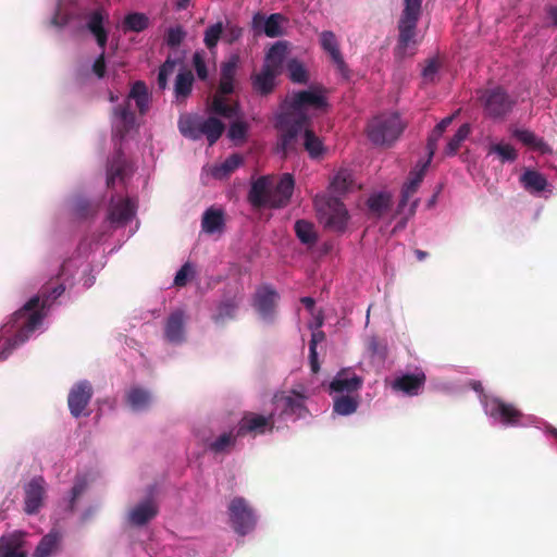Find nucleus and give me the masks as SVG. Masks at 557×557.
Instances as JSON below:
<instances>
[{
    "label": "nucleus",
    "instance_id": "46",
    "mask_svg": "<svg viewBox=\"0 0 557 557\" xmlns=\"http://www.w3.org/2000/svg\"><path fill=\"white\" fill-rule=\"evenodd\" d=\"M243 163V158L238 153L227 157L224 162L215 166L212 174L215 178H223L233 173Z\"/></svg>",
    "mask_w": 557,
    "mask_h": 557
},
{
    "label": "nucleus",
    "instance_id": "33",
    "mask_svg": "<svg viewBox=\"0 0 557 557\" xmlns=\"http://www.w3.org/2000/svg\"><path fill=\"white\" fill-rule=\"evenodd\" d=\"M277 403L282 406V411L285 414L301 417L306 410L305 397L299 393L293 392L290 395H284L277 398Z\"/></svg>",
    "mask_w": 557,
    "mask_h": 557
},
{
    "label": "nucleus",
    "instance_id": "13",
    "mask_svg": "<svg viewBox=\"0 0 557 557\" xmlns=\"http://www.w3.org/2000/svg\"><path fill=\"white\" fill-rule=\"evenodd\" d=\"M487 412L492 419L505 426H519L523 413L515 405L500 398H493L487 404Z\"/></svg>",
    "mask_w": 557,
    "mask_h": 557
},
{
    "label": "nucleus",
    "instance_id": "28",
    "mask_svg": "<svg viewBox=\"0 0 557 557\" xmlns=\"http://www.w3.org/2000/svg\"><path fill=\"white\" fill-rule=\"evenodd\" d=\"M103 14L102 10H95L90 15L87 22L88 30L94 35L98 46L104 52L107 41H108V32L103 27Z\"/></svg>",
    "mask_w": 557,
    "mask_h": 557
},
{
    "label": "nucleus",
    "instance_id": "2",
    "mask_svg": "<svg viewBox=\"0 0 557 557\" xmlns=\"http://www.w3.org/2000/svg\"><path fill=\"white\" fill-rule=\"evenodd\" d=\"M311 120L308 114L297 112H282L276 119L275 127L278 131L277 150L286 158L297 153L300 146L311 159L320 158L325 148L319 136L310 128Z\"/></svg>",
    "mask_w": 557,
    "mask_h": 557
},
{
    "label": "nucleus",
    "instance_id": "31",
    "mask_svg": "<svg viewBox=\"0 0 557 557\" xmlns=\"http://www.w3.org/2000/svg\"><path fill=\"white\" fill-rule=\"evenodd\" d=\"M287 53V42L286 41H276L271 46L268 50L264 59V66H269L270 69L282 73L283 63Z\"/></svg>",
    "mask_w": 557,
    "mask_h": 557
},
{
    "label": "nucleus",
    "instance_id": "52",
    "mask_svg": "<svg viewBox=\"0 0 557 557\" xmlns=\"http://www.w3.org/2000/svg\"><path fill=\"white\" fill-rule=\"evenodd\" d=\"M470 125L468 123L462 124L447 143L445 153L447 156L456 154L461 146V143L470 135Z\"/></svg>",
    "mask_w": 557,
    "mask_h": 557
},
{
    "label": "nucleus",
    "instance_id": "23",
    "mask_svg": "<svg viewBox=\"0 0 557 557\" xmlns=\"http://www.w3.org/2000/svg\"><path fill=\"white\" fill-rule=\"evenodd\" d=\"M424 373L405 374L396 377L393 382V389L403 392L409 396H416L425 384Z\"/></svg>",
    "mask_w": 557,
    "mask_h": 557
},
{
    "label": "nucleus",
    "instance_id": "44",
    "mask_svg": "<svg viewBox=\"0 0 557 557\" xmlns=\"http://www.w3.org/2000/svg\"><path fill=\"white\" fill-rule=\"evenodd\" d=\"M149 26V18L144 13H129L123 20V30L140 33Z\"/></svg>",
    "mask_w": 557,
    "mask_h": 557
},
{
    "label": "nucleus",
    "instance_id": "58",
    "mask_svg": "<svg viewBox=\"0 0 557 557\" xmlns=\"http://www.w3.org/2000/svg\"><path fill=\"white\" fill-rule=\"evenodd\" d=\"M193 64L196 70L197 76L201 81H206L208 78V69L205 59L200 52H195V54L193 55Z\"/></svg>",
    "mask_w": 557,
    "mask_h": 557
},
{
    "label": "nucleus",
    "instance_id": "1",
    "mask_svg": "<svg viewBox=\"0 0 557 557\" xmlns=\"http://www.w3.org/2000/svg\"><path fill=\"white\" fill-rule=\"evenodd\" d=\"M65 290L63 284L51 283L41 288L39 296L32 297L20 310L15 311L11 320V329L16 330L12 338H8L0 351V360H4L20 345L25 343L30 334L41 324L44 314L41 310L49 308Z\"/></svg>",
    "mask_w": 557,
    "mask_h": 557
},
{
    "label": "nucleus",
    "instance_id": "21",
    "mask_svg": "<svg viewBox=\"0 0 557 557\" xmlns=\"http://www.w3.org/2000/svg\"><path fill=\"white\" fill-rule=\"evenodd\" d=\"M278 294L270 286L259 288L255 296V307L263 319H272Z\"/></svg>",
    "mask_w": 557,
    "mask_h": 557
},
{
    "label": "nucleus",
    "instance_id": "29",
    "mask_svg": "<svg viewBox=\"0 0 557 557\" xmlns=\"http://www.w3.org/2000/svg\"><path fill=\"white\" fill-rule=\"evenodd\" d=\"M135 215V206L131 199L121 200L111 206L109 220L112 223L126 224Z\"/></svg>",
    "mask_w": 557,
    "mask_h": 557
},
{
    "label": "nucleus",
    "instance_id": "57",
    "mask_svg": "<svg viewBox=\"0 0 557 557\" xmlns=\"http://www.w3.org/2000/svg\"><path fill=\"white\" fill-rule=\"evenodd\" d=\"M243 36V28L237 25L228 24L225 28L223 27L222 39L226 44H234Z\"/></svg>",
    "mask_w": 557,
    "mask_h": 557
},
{
    "label": "nucleus",
    "instance_id": "62",
    "mask_svg": "<svg viewBox=\"0 0 557 557\" xmlns=\"http://www.w3.org/2000/svg\"><path fill=\"white\" fill-rule=\"evenodd\" d=\"M367 347L372 355H383L385 351V347L381 345L379 338L375 336L369 338Z\"/></svg>",
    "mask_w": 557,
    "mask_h": 557
},
{
    "label": "nucleus",
    "instance_id": "4",
    "mask_svg": "<svg viewBox=\"0 0 557 557\" xmlns=\"http://www.w3.org/2000/svg\"><path fill=\"white\" fill-rule=\"evenodd\" d=\"M405 8L398 21V39L394 49L399 61L416 53L417 25L421 15L422 0H404Z\"/></svg>",
    "mask_w": 557,
    "mask_h": 557
},
{
    "label": "nucleus",
    "instance_id": "61",
    "mask_svg": "<svg viewBox=\"0 0 557 557\" xmlns=\"http://www.w3.org/2000/svg\"><path fill=\"white\" fill-rule=\"evenodd\" d=\"M92 72L97 75V77L102 78L106 74V59L104 52L101 51L99 57L95 60L92 64Z\"/></svg>",
    "mask_w": 557,
    "mask_h": 557
},
{
    "label": "nucleus",
    "instance_id": "24",
    "mask_svg": "<svg viewBox=\"0 0 557 557\" xmlns=\"http://www.w3.org/2000/svg\"><path fill=\"white\" fill-rule=\"evenodd\" d=\"M280 74L269 66L262 65L260 73L251 76L253 89L262 96L271 94L275 87V78Z\"/></svg>",
    "mask_w": 557,
    "mask_h": 557
},
{
    "label": "nucleus",
    "instance_id": "49",
    "mask_svg": "<svg viewBox=\"0 0 557 557\" xmlns=\"http://www.w3.org/2000/svg\"><path fill=\"white\" fill-rule=\"evenodd\" d=\"M237 308L238 302L235 298H228L221 301L218 306V312L213 317L214 322L224 323L226 320L233 319Z\"/></svg>",
    "mask_w": 557,
    "mask_h": 557
},
{
    "label": "nucleus",
    "instance_id": "19",
    "mask_svg": "<svg viewBox=\"0 0 557 557\" xmlns=\"http://www.w3.org/2000/svg\"><path fill=\"white\" fill-rule=\"evenodd\" d=\"M287 22V18L281 13H273L264 17L261 13H256L252 17V28L255 30H263L267 37L276 38L283 36L282 24Z\"/></svg>",
    "mask_w": 557,
    "mask_h": 557
},
{
    "label": "nucleus",
    "instance_id": "27",
    "mask_svg": "<svg viewBox=\"0 0 557 557\" xmlns=\"http://www.w3.org/2000/svg\"><path fill=\"white\" fill-rule=\"evenodd\" d=\"M225 129V125L215 116H209L207 119L201 117L199 139L201 136H206L210 146L214 145L222 136Z\"/></svg>",
    "mask_w": 557,
    "mask_h": 557
},
{
    "label": "nucleus",
    "instance_id": "54",
    "mask_svg": "<svg viewBox=\"0 0 557 557\" xmlns=\"http://www.w3.org/2000/svg\"><path fill=\"white\" fill-rule=\"evenodd\" d=\"M440 67L441 63L437 59H429L421 72L423 82L425 84L435 83Z\"/></svg>",
    "mask_w": 557,
    "mask_h": 557
},
{
    "label": "nucleus",
    "instance_id": "25",
    "mask_svg": "<svg viewBox=\"0 0 557 557\" xmlns=\"http://www.w3.org/2000/svg\"><path fill=\"white\" fill-rule=\"evenodd\" d=\"M125 401L133 411H144L150 407L151 393L140 386L131 387L125 394Z\"/></svg>",
    "mask_w": 557,
    "mask_h": 557
},
{
    "label": "nucleus",
    "instance_id": "12",
    "mask_svg": "<svg viewBox=\"0 0 557 557\" xmlns=\"http://www.w3.org/2000/svg\"><path fill=\"white\" fill-rule=\"evenodd\" d=\"M319 41L322 50L329 54L332 64L335 66L341 77L345 81H350L351 71L341 52L336 35L332 30H323L320 33Z\"/></svg>",
    "mask_w": 557,
    "mask_h": 557
},
{
    "label": "nucleus",
    "instance_id": "34",
    "mask_svg": "<svg viewBox=\"0 0 557 557\" xmlns=\"http://www.w3.org/2000/svg\"><path fill=\"white\" fill-rule=\"evenodd\" d=\"M194 75L191 71H181L175 78L174 95L178 102L185 101L191 94Z\"/></svg>",
    "mask_w": 557,
    "mask_h": 557
},
{
    "label": "nucleus",
    "instance_id": "45",
    "mask_svg": "<svg viewBox=\"0 0 557 557\" xmlns=\"http://www.w3.org/2000/svg\"><path fill=\"white\" fill-rule=\"evenodd\" d=\"M126 172V162L120 157L111 160L107 169V185L114 187L116 180L123 181Z\"/></svg>",
    "mask_w": 557,
    "mask_h": 557
},
{
    "label": "nucleus",
    "instance_id": "15",
    "mask_svg": "<svg viewBox=\"0 0 557 557\" xmlns=\"http://www.w3.org/2000/svg\"><path fill=\"white\" fill-rule=\"evenodd\" d=\"M363 385V379L356 374L351 368L341 369L331 381L329 389L331 393L354 394L358 393Z\"/></svg>",
    "mask_w": 557,
    "mask_h": 557
},
{
    "label": "nucleus",
    "instance_id": "38",
    "mask_svg": "<svg viewBox=\"0 0 557 557\" xmlns=\"http://www.w3.org/2000/svg\"><path fill=\"white\" fill-rule=\"evenodd\" d=\"M359 396L352 394L341 395L334 398L333 410L341 416H349L357 411Z\"/></svg>",
    "mask_w": 557,
    "mask_h": 557
},
{
    "label": "nucleus",
    "instance_id": "48",
    "mask_svg": "<svg viewBox=\"0 0 557 557\" xmlns=\"http://www.w3.org/2000/svg\"><path fill=\"white\" fill-rule=\"evenodd\" d=\"M488 154H496L502 163L515 162L518 158L516 149L504 143L492 144L488 147Z\"/></svg>",
    "mask_w": 557,
    "mask_h": 557
},
{
    "label": "nucleus",
    "instance_id": "5",
    "mask_svg": "<svg viewBox=\"0 0 557 557\" xmlns=\"http://www.w3.org/2000/svg\"><path fill=\"white\" fill-rule=\"evenodd\" d=\"M285 103V112L307 114L305 110H314L324 113L329 109L327 89L321 84H314L308 89L293 92Z\"/></svg>",
    "mask_w": 557,
    "mask_h": 557
},
{
    "label": "nucleus",
    "instance_id": "41",
    "mask_svg": "<svg viewBox=\"0 0 557 557\" xmlns=\"http://www.w3.org/2000/svg\"><path fill=\"white\" fill-rule=\"evenodd\" d=\"M295 233L298 239L305 244L312 246L318 242V235L314 225L307 220H297L295 222Z\"/></svg>",
    "mask_w": 557,
    "mask_h": 557
},
{
    "label": "nucleus",
    "instance_id": "59",
    "mask_svg": "<svg viewBox=\"0 0 557 557\" xmlns=\"http://www.w3.org/2000/svg\"><path fill=\"white\" fill-rule=\"evenodd\" d=\"M193 273L191 265L187 262L182 265L174 277V285L183 287L187 284L188 276Z\"/></svg>",
    "mask_w": 557,
    "mask_h": 557
},
{
    "label": "nucleus",
    "instance_id": "51",
    "mask_svg": "<svg viewBox=\"0 0 557 557\" xmlns=\"http://www.w3.org/2000/svg\"><path fill=\"white\" fill-rule=\"evenodd\" d=\"M289 79L296 84H307L309 82V73L305 65L297 59H292L287 63Z\"/></svg>",
    "mask_w": 557,
    "mask_h": 557
},
{
    "label": "nucleus",
    "instance_id": "32",
    "mask_svg": "<svg viewBox=\"0 0 557 557\" xmlns=\"http://www.w3.org/2000/svg\"><path fill=\"white\" fill-rule=\"evenodd\" d=\"M158 513V507L152 500H146L137 505L129 512V520L135 525H144Z\"/></svg>",
    "mask_w": 557,
    "mask_h": 557
},
{
    "label": "nucleus",
    "instance_id": "42",
    "mask_svg": "<svg viewBox=\"0 0 557 557\" xmlns=\"http://www.w3.org/2000/svg\"><path fill=\"white\" fill-rule=\"evenodd\" d=\"M352 173L347 169L339 170L331 182V189L336 194H345L352 189Z\"/></svg>",
    "mask_w": 557,
    "mask_h": 557
},
{
    "label": "nucleus",
    "instance_id": "40",
    "mask_svg": "<svg viewBox=\"0 0 557 557\" xmlns=\"http://www.w3.org/2000/svg\"><path fill=\"white\" fill-rule=\"evenodd\" d=\"M60 541L61 534L54 530L50 531L40 540L34 557H49L58 548Z\"/></svg>",
    "mask_w": 557,
    "mask_h": 557
},
{
    "label": "nucleus",
    "instance_id": "35",
    "mask_svg": "<svg viewBox=\"0 0 557 557\" xmlns=\"http://www.w3.org/2000/svg\"><path fill=\"white\" fill-rule=\"evenodd\" d=\"M224 226V213L220 209L209 208L201 220L202 231L208 234L221 232Z\"/></svg>",
    "mask_w": 557,
    "mask_h": 557
},
{
    "label": "nucleus",
    "instance_id": "11",
    "mask_svg": "<svg viewBox=\"0 0 557 557\" xmlns=\"http://www.w3.org/2000/svg\"><path fill=\"white\" fill-rule=\"evenodd\" d=\"M273 428L274 419L272 413L264 416L251 411H245L238 422L236 435L239 437H245L247 435L256 437L267 432H272Z\"/></svg>",
    "mask_w": 557,
    "mask_h": 557
},
{
    "label": "nucleus",
    "instance_id": "55",
    "mask_svg": "<svg viewBox=\"0 0 557 557\" xmlns=\"http://www.w3.org/2000/svg\"><path fill=\"white\" fill-rule=\"evenodd\" d=\"M248 132V124L244 121H234L228 128L227 136L230 139L236 140H245Z\"/></svg>",
    "mask_w": 557,
    "mask_h": 557
},
{
    "label": "nucleus",
    "instance_id": "53",
    "mask_svg": "<svg viewBox=\"0 0 557 557\" xmlns=\"http://www.w3.org/2000/svg\"><path fill=\"white\" fill-rule=\"evenodd\" d=\"M222 36H223V24H222V22H218L215 24L210 25L205 30L203 42L210 51H213L216 48L218 42L222 38Z\"/></svg>",
    "mask_w": 557,
    "mask_h": 557
},
{
    "label": "nucleus",
    "instance_id": "14",
    "mask_svg": "<svg viewBox=\"0 0 557 557\" xmlns=\"http://www.w3.org/2000/svg\"><path fill=\"white\" fill-rule=\"evenodd\" d=\"M92 394V386L90 382L86 380L79 381L73 385L67 396V405L74 418H78L82 414L88 416V413L84 411L90 403Z\"/></svg>",
    "mask_w": 557,
    "mask_h": 557
},
{
    "label": "nucleus",
    "instance_id": "63",
    "mask_svg": "<svg viewBox=\"0 0 557 557\" xmlns=\"http://www.w3.org/2000/svg\"><path fill=\"white\" fill-rule=\"evenodd\" d=\"M325 339V334L323 331H315L311 335V339L309 342V350H317V346L319 343H322Z\"/></svg>",
    "mask_w": 557,
    "mask_h": 557
},
{
    "label": "nucleus",
    "instance_id": "36",
    "mask_svg": "<svg viewBox=\"0 0 557 557\" xmlns=\"http://www.w3.org/2000/svg\"><path fill=\"white\" fill-rule=\"evenodd\" d=\"M225 95L216 92L211 101L210 111L226 119L239 117V107L237 103H226L224 99Z\"/></svg>",
    "mask_w": 557,
    "mask_h": 557
},
{
    "label": "nucleus",
    "instance_id": "37",
    "mask_svg": "<svg viewBox=\"0 0 557 557\" xmlns=\"http://www.w3.org/2000/svg\"><path fill=\"white\" fill-rule=\"evenodd\" d=\"M513 136L532 150L539 151L541 153L550 151L548 145L529 129H516L513 132Z\"/></svg>",
    "mask_w": 557,
    "mask_h": 557
},
{
    "label": "nucleus",
    "instance_id": "16",
    "mask_svg": "<svg viewBox=\"0 0 557 557\" xmlns=\"http://www.w3.org/2000/svg\"><path fill=\"white\" fill-rule=\"evenodd\" d=\"M187 315L184 310L176 309L170 313L164 324V338L171 344H182L185 341Z\"/></svg>",
    "mask_w": 557,
    "mask_h": 557
},
{
    "label": "nucleus",
    "instance_id": "7",
    "mask_svg": "<svg viewBox=\"0 0 557 557\" xmlns=\"http://www.w3.org/2000/svg\"><path fill=\"white\" fill-rule=\"evenodd\" d=\"M314 207L321 223L333 232L342 233L346 230L349 213L345 205L336 197L317 196Z\"/></svg>",
    "mask_w": 557,
    "mask_h": 557
},
{
    "label": "nucleus",
    "instance_id": "47",
    "mask_svg": "<svg viewBox=\"0 0 557 557\" xmlns=\"http://www.w3.org/2000/svg\"><path fill=\"white\" fill-rule=\"evenodd\" d=\"M521 182L527 189L543 191L547 186V180L537 171L528 170L521 176Z\"/></svg>",
    "mask_w": 557,
    "mask_h": 557
},
{
    "label": "nucleus",
    "instance_id": "60",
    "mask_svg": "<svg viewBox=\"0 0 557 557\" xmlns=\"http://www.w3.org/2000/svg\"><path fill=\"white\" fill-rule=\"evenodd\" d=\"M87 484L84 480L76 481L72 487V497L70 500V509L73 510L76 499L85 492Z\"/></svg>",
    "mask_w": 557,
    "mask_h": 557
},
{
    "label": "nucleus",
    "instance_id": "18",
    "mask_svg": "<svg viewBox=\"0 0 557 557\" xmlns=\"http://www.w3.org/2000/svg\"><path fill=\"white\" fill-rule=\"evenodd\" d=\"M431 160L428 159L425 161H421L417 164V166L410 171L407 182L404 184L401 189V197L398 203V211L401 212L404 208L407 206L409 199L412 195L418 190L423 177L425 175L426 169L429 168Z\"/></svg>",
    "mask_w": 557,
    "mask_h": 557
},
{
    "label": "nucleus",
    "instance_id": "8",
    "mask_svg": "<svg viewBox=\"0 0 557 557\" xmlns=\"http://www.w3.org/2000/svg\"><path fill=\"white\" fill-rule=\"evenodd\" d=\"M404 129L405 124L399 114L391 113L372 119L368 124L367 133L374 145L389 146L398 139Z\"/></svg>",
    "mask_w": 557,
    "mask_h": 557
},
{
    "label": "nucleus",
    "instance_id": "22",
    "mask_svg": "<svg viewBox=\"0 0 557 557\" xmlns=\"http://www.w3.org/2000/svg\"><path fill=\"white\" fill-rule=\"evenodd\" d=\"M239 64V55L233 54L221 64V77L218 91L221 95H231L235 89V76Z\"/></svg>",
    "mask_w": 557,
    "mask_h": 557
},
{
    "label": "nucleus",
    "instance_id": "30",
    "mask_svg": "<svg viewBox=\"0 0 557 557\" xmlns=\"http://www.w3.org/2000/svg\"><path fill=\"white\" fill-rule=\"evenodd\" d=\"M392 206V197L388 193H375L367 200L369 213L374 219L382 218Z\"/></svg>",
    "mask_w": 557,
    "mask_h": 557
},
{
    "label": "nucleus",
    "instance_id": "20",
    "mask_svg": "<svg viewBox=\"0 0 557 557\" xmlns=\"http://www.w3.org/2000/svg\"><path fill=\"white\" fill-rule=\"evenodd\" d=\"M45 480L36 476L25 486V511L28 515L38 512L45 497Z\"/></svg>",
    "mask_w": 557,
    "mask_h": 557
},
{
    "label": "nucleus",
    "instance_id": "10",
    "mask_svg": "<svg viewBox=\"0 0 557 557\" xmlns=\"http://www.w3.org/2000/svg\"><path fill=\"white\" fill-rule=\"evenodd\" d=\"M228 515L232 528L240 536L250 533L257 524L255 510L244 497L238 496L231 500Z\"/></svg>",
    "mask_w": 557,
    "mask_h": 557
},
{
    "label": "nucleus",
    "instance_id": "17",
    "mask_svg": "<svg viewBox=\"0 0 557 557\" xmlns=\"http://www.w3.org/2000/svg\"><path fill=\"white\" fill-rule=\"evenodd\" d=\"M81 18V8L77 0H57L54 13L51 17V25L63 28L71 22Z\"/></svg>",
    "mask_w": 557,
    "mask_h": 557
},
{
    "label": "nucleus",
    "instance_id": "39",
    "mask_svg": "<svg viewBox=\"0 0 557 557\" xmlns=\"http://www.w3.org/2000/svg\"><path fill=\"white\" fill-rule=\"evenodd\" d=\"M201 117L197 115H183L178 120V129L184 137L193 140L199 139Z\"/></svg>",
    "mask_w": 557,
    "mask_h": 557
},
{
    "label": "nucleus",
    "instance_id": "6",
    "mask_svg": "<svg viewBox=\"0 0 557 557\" xmlns=\"http://www.w3.org/2000/svg\"><path fill=\"white\" fill-rule=\"evenodd\" d=\"M131 100H135L140 114H145L149 109V92L144 82H135L131 88L127 100L114 109L121 126L119 133L124 137L135 125V114L131 111Z\"/></svg>",
    "mask_w": 557,
    "mask_h": 557
},
{
    "label": "nucleus",
    "instance_id": "26",
    "mask_svg": "<svg viewBox=\"0 0 557 557\" xmlns=\"http://www.w3.org/2000/svg\"><path fill=\"white\" fill-rule=\"evenodd\" d=\"M23 537L21 533H13L8 536L0 537V557H26V553L22 550Z\"/></svg>",
    "mask_w": 557,
    "mask_h": 557
},
{
    "label": "nucleus",
    "instance_id": "9",
    "mask_svg": "<svg viewBox=\"0 0 557 557\" xmlns=\"http://www.w3.org/2000/svg\"><path fill=\"white\" fill-rule=\"evenodd\" d=\"M480 102L484 114L491 119H504L511 112L516 101L500 86L487 88L482 91Z\"/></svg>",
    "mask_w": 557,
    "mask_h": 557
},
{
    "label": "nucleus",
    "instance_id": "43",
    "mask_svg": "<svg viewBox=\"0 0 557 557\" xmlns=\"http://www.w3.org/2000/svg\"><path fill=\"white\" fill-rule=\"evenodd\" d=\"M454 120V115L444 117L440 123L435 125L432 133L430 134L428 138L426 149L429 151V158L432 160V157L435 153L437 141L442 137L443 133L446 131V128L451 124Z\"/></svg>",
    "mask_w": 557,
    "mask_h": 557
},
{
    "label": "nucleus",
    "instance_id": "56",
    "mask_svg": "<svg viewBox=\"0 0 557 557\" xmlns=\"http://www.w3.org/2000/svg\"><path fill=\"white\" fill-rule=\"evenodd\" d=\"M186 36L185 30L182 26H175L168 29L165 35V42L169 47H178Z\"/></svg>",
    "mask_w": 557,
    "mask_h": 557
},
{
    "label": "nucleus",
    "instance_id": "3",
    "mask_svg": "<svg viewBox=\"0 0 557 557\" xmlns=\"http://www.w3.org/2000/svg\"><path fill=\"white\" fill-rule=\"evenodd\" d=\"M295 187L292 174L285 173L273 186V181L261 176L255 181L248 194V200L255 208H284L288 205Z\"/></svg>",
    "mask_w": 557,
    "mask_h": 557
},
{
    "label": "nucleus",
    "instance_id": "64",
    "mask_svg": "<svg viewBox=\"0 0 557 557\" xmlns=\"http://www.w3.org/2000/svg\"><path fill=\"white\" fill-rule=\"evenodd\" d=\"M176 66V61L168 58L165 62L160 66L159 72L170 76L173 74Z\"/></svg>",
    "mask_w": 557,
    "mask_h": 557
},
{
    "label": "nucleus",
    "instance_id": "50",
    "mask_svg": "<svg viewBox=\"0 0 557 557\" xmlns=\"http://www.w3.org/2000/svg\"><path fill=\"white\" fill-rule=\"evenodd\" d=\"M238 436L232 432H225L209 443L208 448L214 454H222L234 447Z\"/></svg>",
    "mask_w": 557,
    "mask_h": 557
}]
</instances>
